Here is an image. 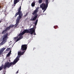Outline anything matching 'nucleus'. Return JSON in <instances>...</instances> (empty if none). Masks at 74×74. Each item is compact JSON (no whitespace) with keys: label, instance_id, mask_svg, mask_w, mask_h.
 I'll use <instances>...</instances> for the list:
<instances>
[{"label":"nucleus","instance_id":"f257e3e1","mask_svg":"<svg viewBox=\"0 0 74 74\" xmlns=\"http://www.w3.org/2000/svg\"><path fill=\"white\" fill-rule=\"evenodd\" d=\"M18 60L15 59L14 60L13 62H11L10 63L8 62L5 63V64L4 65L3 68L4 69H5L7 68H10V67L12 65H14L15 64H16V63L18 62Z\"/></svg>","mask_w":74,"mask_h":74},{"label":"nucleus","instance_id":"f03ea898","mask_svg":"<svg viewBox=\"0 0 74 74\" xmlns=\"http://www.w3.org/2000/svg\"><path fill=\"white\" fill-rule=\"evenodd\" d=\"M38 2L39 4H41V3H42V0H38ZM45 3L46 4L43 3L41 4V7L42 8V7H43V10L47 8L48 4H49L48 0H45Z\"/></svg>","mask_w":74,"mask_h":74},{"label":"nucleus","instance_id":"7ed1b4c3","mask_svg":"<svg viewBox=\"0 0 74 74\" xmlns=\"http://www.w3.org/2000/svg\"><path fill=\"white\" fill-rule=\"evenodd\" d=\"M39 8L38 7H37L34 11V12L32 13V15H34V17L33 18V19L31 18L30 20V21H36V19L37 18L38 14L37 13L38 12V10Z\"/></svg>","mask_w":74,"mask_h":74},{"label":"nucleus","instance_id":"20e7f679","mask_svg":"<svg viewBox=\"0 0 74 74\" xmlns=\"http://www.w3.org/2000/svg\"><path fill=\"white\" fill-rule=\"evenodd\" d=\"M17 11L18 12L16 13L14 16V17L15 18L16 17L17 15H18L19 16L17 17V18H22V16H23V14L22 13V12L21 11V6L19 7Z\"/></svg>","mask_w":74,"mask_h":74},{"label":"nucleus","instance_id":"39448f33","mask_svg":"<svg viewBox=\"0 0 74 74\" xmlns=\"http://www.w3.org/2000/svg\"><path fill=\"white\" fill-rule=\"evenodd\" d=\"M35 32V29H34V27L28 29H25L23 32L24 34L25 33H30L31 35H32L33 34V33Z\"/></svg>","mask_w":74,"mask_h":74},{"label":"nucleus","instance_id":"423d86ee","mask_svg":"<svg viewBox=\"0 0 74 74\" xmlns=\"http://www.w3.org/2000/svg\"><path fill=\"white\" fill-rule=\"evenodd\" d=\"M8 34L7 33L3 35V41L0 43V45H3L6 42H7V39L8 38Z\"/></svg>","mask_w":74,"mask_h":74},{"label":"nucleus","instance_id":"0eeeda50","mask_svg":"<svg viewBox=\"0 0 74 74\" xmlns=\"http://www.w3.org/2000/svg\"><path fill=\"white\" fill-rule=\"evenodd\" d=\"M27 45H22L21 46V50L22 51H23L22 52H21V56L23 55L24 54V53L26 52V49H27Z\"/></svg>","mask_w":74,"mask_h":74},{"label":"nucleus","instance_id":"6e6552de","mask_svg":"<svg viewBox=\"0 0 74 74\" xmlns=\"http://www.w3.org/2000/svg\"><path fill=\"white\" fill-rule=\"evenodd\" d=\"M21 18H19L17 17V19L16 20V24H15V26H14V27L15 28L19 24V21H20V20H21Z\"/></svg>","mask_w":74,"mask_h":74},{"label":"nucleus","instance_id":"1a4fd4ad","mask_svg":"<svg viewBox=\"0 0 74 74\" xmlns=\"http://www.w3.org/2000/svg\"><path fill=\"white\" fill-rule=\"evenodd\" d=\"M14 25H10L9 27H7L6 28V29L7 31L8 30H9L10 29H11V27H14Z\"/></svg>","mask_w":74,"mask_h":74},{"label":"nucleus","instance_id":"9d476101","mask_svg":"<svg viewBox=\"0 0 74 74\" xmlns=\"http://www.w3.org/2000/svg\"><path fill=\"white\" fill-rule=\"evenodd\" d=\"M20 0H14V4L15 5L16 3H18L19 1Z\"/></svg>","mask_w":74,"mask_h":74},{"label":"nucleus","instance_id":"9b49d317","mask_svg":"<svg viewBox=\"0 0 74 74\" xmlns=\"http://www.w3.org/2000/svg\"><path fill=\"white\" fill-rule=\"evenodd\" d=\"M7 31L6 30V29L3 30V31L2 32V34H5L6 33H7Z\"/></svg>","mask_w":74,"mask_h":74},{"label":"nucleus","instance_id":"f8f14e48","mask_svg":"<svg viewBox=\"0 0 74 74\" xmlns=\"http://www.w3.org/2000/svg\"><path fill=\"white\" fill-rule=\"evenodd\" d=\"M4 66L2 65L1 66V67H0V71H1V70H2V69H3V68L4 70H5V69H4Z\"/></svg>","mask_w":74,"mask_h":74},{"label":"nucleus","instance_id":"ddd939ff","mask_svg":"<svg viewBox=\"0 0 74 74\" xmlns=\"http://www.w3.org/2000/svg\"><path fill=\"white\" fill-rule=\"evenodd\" d=\"M24 34L23 32H22L20 34H19L18 35V36H19L20 37H21L22 36H23Z\"/></svg>","mask_w":74,"mask_h":74},{"label":"nucleus","instance_id":"4468645a","mask_svg":"<svg viewBox=\"0 0 74 74\" xmlns=\"http://www.w3.org/2000/svg\"><path fill=\"white\" fill-rule=\"evenodd\" d=\"M18 56H20V57H21V52L19 51L18 52Z\"/></svg>","mask_w":74,"mask_h":74},{"label":"nucleus","instance_id":"2eb2a0df","mask_svg":"<svg viewBox=\"0 0 74 74\" xmlns=\"http://www.w3.org/2000/svg\"><path fill=\"white\" fill-rule=\"evenodd\" d=\"M31 5L32 7H34L35 5V2H33L31 4Z\"/></svg>","mask_w":74,"mask_h":74},{"label":"nucleus","instance_id":"dca6fc26","mask_svg":"<svg viewBox=\"0 0 74 74\" xmlns=\"http://www.w3.org/2000/svg\"><path fill=\"white\" fill-rule=\"evenodd\" d=\"M40 7H41V8H42V9L43 10H45L43 11V12H45V10H46V9H47V8H46V9H43V8H44V6H42V8L41 7V4H40Z\"/></svg>","mask_w":74,"mask_h":74},{"label":"nucleus","instance_id":"f3484780","mask_svg":"<svg viewBox=\"0 0 74 74\" xmlns=\"http://www.w3.org/2000/svg\"><path fill=\"white\" fill-rule=\"evenodd\" d=\"M19 58H20V56H17V57L16 58V59L17 60H18H18H19Z\"/></svg>","mask_w":74,"mask_h":74},{"label":"nucleus","instance_id":"a211bd4d","mask_svg":"<svg viewBox=\"0 0 74 74\" xmlns=\"http://www.w3.org/2000/svg\"><path fill=\"white\" fill-rule=\"evenodd\" d=\"M37 22H38V20H36L34 23L35 26L37 25Z\"/></svg>","mask_w":74,"mask_h":74},{"label":"nucleus","instance_id":"6ab92c4d","mask_svg":"<svg viewBox=\"0 0 74 74\" xmlns=\"http://www.w3.org/2000/svg\"><path fill=\"white\" fill-rule=\"evenodd\" d=\"M3 51L1 49L0 50V55H1V54L3 52Z\"/></svg>","mask_w":74,"mask_h":74},{"label":"nucleus","instance_id":"aec40b11","mask_svg":"<svg viewBox=\"0 0 74 74\" xmlns=\"http://www.w3.org/2000/svg\"><path fill=\"white\" fill-rule=\"evenodd\" d=\"M11 55V54H10V53H8L7 54L6 56V57H9V56H10Z\"/></svg>","mask_w":74,"mask_h":74},{"label":"nucleus","instance_id":"412c9836","mask_svg":"<svg viewBox=\"0 0 74 74\" xmlns=\"http://www.w3.org/2000/svg\"><path fill=\"white\" fill-rule=\"evenodd\" d=\"M11 49V48H8L7 49H6V51H10Z\"/></svg>","mask_w":74,"mask_h":74},{"label":"nucleus","instance_id":"4be33fe9","mask_svg":"<svg viewBox=\"0 0 74 74\" xmlns=\"http://www.w3.org/2000/svg\"><path fill=\"white\" fill-rule=\"evenodd\" d=\"M18 38L20 40H21V39H22V38H23V36H21L19 37Z\"/></svg>","mask_w":74,"mask_h":74},{"label":"nucleus","instance_id":"5701e85b","mask_svg":"<svg viewBox=\"0 0 74 74\" xmlns=\"http://www.w3.org/2000/svg\"><path fill=\"white\" fill-rule=\"evenodd\" d=\"M5 48H2L1 50H2L4 52V50H5Z\"/></svg>","mask_w":74,"mask_h":74},{"label":"nucleus","instance_id":"b1692460","mask_svg":"<svg viewBox=\"0 0 74 74\" xmlns=\"http://www.w3.org/2000/svg\"><path fill=\"white\" fill-rule=\"evenodd\" d=\"M19 40H20L19 39V38H18L17 39H16V40L15 42V43L16 42H17V41H19Z\"/></svg>","mask_w":74,"mask_h":74},{"label":"nucleus","instance_id":"393cba45","mask_svg":"<svg viewBox=\"0 0 74 74\" xmlns=\"http://www.w3.org/2000/svg\"><path fill=\"white\" fill-rule=\"evenodd\" d=\"M27 16V13H26V14L24 16V17H26Z\"/></svg>","mask_w":74,"mask_h":74},{"label":"nucleus","instance_id":"a878e982","mask_svg":"<svg viewBox=\"0 0 74 74\" xmlns=\"http://www.w3.org/2000/svg\"><path fill=\"white\" fill-rule=\"evenodd\" d=\"M18 73H19V70L16 72V74H17Z\"/></svg>","mask_w":74,"mask_h":74},{"label":"nucleus","instance_id":"bb28decb","mask_svg":"<svg viewBox=\"0 0 74 74\" xmlns=\"http://www.w3.org/2000/svg\"><path fill=\"white\" fill-rule=\"evenodd\" d=\"M10 53V54H11V50H10L9 52L8 53Z\"/></svg>","mask_w":74,"mask_h":74},{"label":"nucleus","instance_id":"cd10ccee","mask_svg":"<svg viewBox=\"0 0 74 74\" xmlns=\"http://www.w3.org/2000/svg\"><path fill=\"white\" fill-rule=\"evenodd\" d=\"M33 33H34V35H36V33L35 32H33Z\"/></svg>","mask_w":74,"mask_h":74},{"label":"nucleus","instance_id":"c85d7f7f","mask_svg":"<svg viewBox=\"0 0 74 74\" xmlns=\"http://www.w3.org/2000/svg\"><path fill=\"white\" fill-rule=\"evenodd\" d=\"M16 38H17V37H15L14 38V40H15V39H16Z\"/></svg>","mask_w":74,"mask_h":74},{"label":"nucleus","instance_id":"c756f323","mask_svg":"<svg viewBox=\"0 0 74 74\" xmlns=\"http://www.w3.org/2000/svg\"><path fill=\"white\" fill-rule=\"evenodd\" d=\"M54 27L55 29H56V27L55 26H54Z\"/></svg>","mask_w":74,"mask_h":74},{"label":"nucleus","instance_id":"7c9ffc66","mask_svg":"<svg viewBox=\"0 0 74 74\" xmlns=\"http://www.w3.org/2000/svg\"><path fill=\"white\" fill-rule=\"evenodd\" d=\"M1 6H0V8H1Z\"/></svg>","mask_w":74,"mask_h":74},{"label":"nucleus","instance_id":"2f4dec72","mask_svg":"<svg viewBox=\"0 0 74 74\" xmlns=\"http://www.w3.org/2000/svg\"><path fill=\"white\" fill-rule=\"evenodd\" d=\"M34 28H35V29H36V27H35Z\"/></svg>","mask_w":74,"mask_h":74},{"label":"nucleus","instance_id":"473e14b6","mask_svg":"<svg viewBox=\"0 0 74 74\" xmlns=\"http://www.w3.org/2000/svg\"><path fill=\"white\" fill-rule=\"evenodd\" d=\"M4 74H5V72Z\"/></svg>","mask_w":74,"mask_h":74},{"label":"nucleus","instance_id":"72a5a7b5","mask_svg":"<svg viewBox=\"0 0 74 74\" xmlns=\"http://www.w3.org/2000/svg\"><path fill=\"white\" fill-rule=\"evenodd\" d=\"M1 21H0V23H1Z\"/></svg>","mask_w":74,"mask_h":74}]
</instances>
